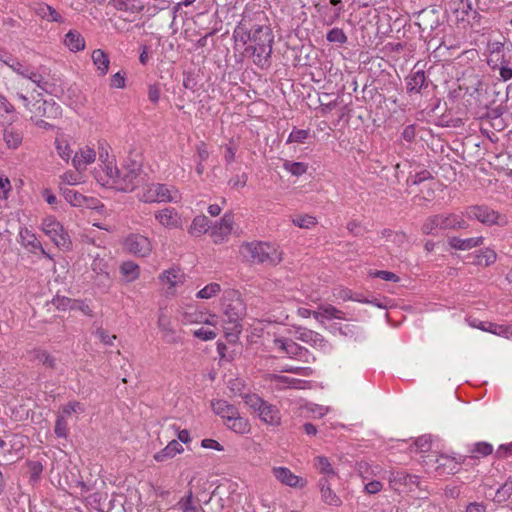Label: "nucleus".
<instances>
[{
  "label": "nucleus",
  "instance_id": "nucleus-1",
  "mask_svg": "<svg viewBox=\"0 0 512 512\" xmlns=\"http://www.w3.org/2000/svg\"><path fill=\"white\" fill-rule=\"evenodd\" d=\"M233 37L236 44L246 46L245 51L252 57L255 65L260 68L269 65L274 36L268 25H252L244 18L234 29Z\"/></svg>",
  "mask_w": 512,
  "mask_h": 512
},
{
  "label": "nucleus",
  "instance_id": "nucleus-2",
  "mask_svg": "<svg viewBox=\"0 0 512 512\" xmlns=\"http://www.w3.org/2000/svg\"><path fill=\"white\" fill-rule=\"evenodd\" d=\"M240 253L247 261L259 264L276 265L282 260V252L276 244L269 242L245 243Z\"/></svg>",
  "mask_w": 512,
  "mask_h": 512
},
{
  "label": "nucleus",
  "instance_id": "nucleus-3",
  "mask_svg": "<svg viewBox=\"0 0 512 512\" xmlns=\"http://www.w3.org/2000/svg\"><path fill=\"white\" fill-rule=\"evenodd\" d=\"M137 198L144 203L177 202L180 199V193L173 185L145 183L139 188Z\"/></svg>",
  "mask_w": 512,
  "mask_h": 512
},
{
  "label": "nucleus",
  "instance_id": "nucleus-4",
  "mask_svg": "<svg viewBox=\"0 0 512 512\" xmlns=\"http://www.w3.org/2000/svg\"><path fill=\"white\" fill-rule=\"evenodd\" d=\"M467 227L468 223L461 214H437L425 220L422 225V232L426 235L436 236L441 230L466 229Z\"/></svg>",
  "mask_w": 512,
  "mask_h": 512
},
{
  "label": "nucleus",
  "instance_id": "nucleus-5",
  "mask_svg": "<svg viewBox=\"0 0 512 512\" xmlns=\"http://www.w3.org/2000/svg\"><path fill=\"white\" fill-rule=\"evenodd\" d=\"M243 401L264 423L272 426H278L281 423L279 409L264 401L257 394H245Z\"/></svg>",
  "mask_w": 512,
  "mask_h": 512
},
{
  "label": "nucleus",
  "instance_id": "nucleus-6",
  "mask_svg": "<svg viewBox=\"0 0 512 512\" xmlns=\"http://www.w3.org/2000/svg\"><path fill=\"white\" fill-rule=\"evenodd\" d=\"M222 310L227 320L234 324L236 332H240L239 322L246 314V305L236 290H227L222 298Z\"/></svg>",
  "mask_w": 512,
  "mask_h": 512
},
{
  "label": "nucleus",
  "instance_id": "nucleus-7",
  "mask_svg": "<svg viewBox=\"0 0 512 512\" xmlns=\"http://www.w3.org/2000/svg\"><path fill=\"white\" fill-rule=\"evenodd\" d=\"M157 328L161 339L167 344H181L184 341L183 331L178 329L172 316L165 308H160L157 313Z\"/></svg>",
  "mask_w": 512,
  "mask_h": 512
},
{
  "label": "nucleus",
  "instance_id": "nucleus-8",
  "mask_svg": "<svg viewBox=\"0 0 512 512\" xmlns=\"http://www.w3.org/2000/svg\"><path fill=\"white\" fill-rule=\"evenodd\" d=\"M142 169L140 163L136 161L127 162L119 171L116 190L122 192L133 191L140 183Z\"/></svg>",
  "mask_w": 512,
  "mask_h": 512
},
{
  "label": "nucleus",
  "instance_id": "nucleus-9",
  "mask_svg": "<svg viewBox=\"0 0 512 512\" xmlns=\"http://www.w3.org/2000/svg\"><path fill=\"white\" fill-rule=\"evenodd\" d=\"M274 349L279 353L285 354L288 358L299 360L305 363L314 361L315 358L306 348L300 346L295 341L285 337H276L273 340Z\"/></svg>",
  "mask_w": 512,
  "mask_h": 512
},
{
  "label": "nucleus",
  "instance_id": "nucleus-10",
  "mask_svg": "<svg viewBox=\"0 0 512 512\" xmlns=\"http://www.w3.org/2000/svg\"><path fill=\"white\" fill-rule=\"evenodd\" d=\"M158 281L165 295L174 297L177 290L185 283L186 275L182 269L170 267L159 274Z\"/></svg>",
  "mask_w": 512,
  "mask_h": 512
},
{
  "label": "nucleus",
  "instance_id": "nucleus-11",
  "mask_svg": "<svg viewBox=\"0 0 512 512\" xmlns=\"http://www.w3.org/2000/svg\"><path fill=\"white\" fill-rule=\"evenodd\" d=\"M41 230L56 246L61 248L69 247V236L56 217L52 215L45 217L41 224Z\"/></svg>",
  "mask_w": 512,
  "mask_h": 512
},
{
  "label": "nucleus",
  "instance_id": "nucleus-12",
  "mask_svg": "<svg viewBox=\"0 0 512 512\" xmlns=\"http://www.w3.org/2000/svg\"><path fill=\"white\" fill-rule=\"evenodd\" d=\"M123 248L124 250L139 258L148 257L153 249L151 240L138 233L129 234L123 240Z\"/></svg>",
  "mask_w": 512,
  "mask_h": 512
},
{
  "label": "nucleus",
  "instance_id": "nucleus-13",
  "mask_svg": "<svg viewBox=\"0 0 512 512\" xmlns=\"http://www.w3.org/2000/svg\"><path fill=\"white\" fill-rule=\"evenodd\" d=\"M62 195L67 203L78 208H87L103 213L104 205L95 197H87L71 188H61Z\"/></svg>",
  "mask_w": 512,
  "mask_h": 512
},
{
  "label": "nucleus",
  "instance_id": "nucleus-14",
  "mask_svg": "<svg viewBox=\"0 0 512 512\" xmlns=\"http://www.w3.org/2000/svg\"><path fill=\"white\" fill-rule=\"evenodd\" d=\"M448 10L451 17L458 23L469 24L470 20L475 19L478 15L472 0H449Z\"/></svg>",
  "mask_w": 512,
  "mask_h": 512
},
{
  "label": "nucleus",
  "instance_id": "nucleus-15",
  "mask_svg": "<svg viewBox=\"0 0 512 512\" xmlns=\"http://www.w3.org/2000/svg\"><path fill=\"white\" fill-rule=\"evenodd\" d=\"M180 321L183 325L204 324L213 326L215 315L207 314L204 310L193 305H187L179 310Z\"/></svg>",
  "mask_w": 512,
  "mask_h": 512
},
{
  "label": "nucleus",
  "instance_id": "nucleus-16",
  "mask_svg": "<svg viewBox=\"0 0 512 512\" xmlns=\"http://www.w3.org/2000/svg\"><path fill=\"white\" fill-rule=\"evenodd\" d=\"M120 169L116 165V161L99 165L95 170V179L97 182L108 188H116Z\"/></svg>",
  "mask_w": 512,
  "mask_h": 512
},
{
  "label": "nucleus",
  "instance_id": "nucleus-17",
  "mask_svg": "<svg viewBox=\"0 0 512 512\" xmlns=\"http://www.w3.org/2000/svg\"><path fill=\"white\" fill-rule=\"evenodd\" d=\"M156 221L165 229L174 230L182 228V217L175 208L165 207L154 213Z\"/></svg>",
  "mask_w": 512,
  "mask_h": 512
},
{
  "label": "nucleus",
  "instance_id": "nucleus-18",
  "mask_svg": "<svg viewBox=\"0 0 512 512\" xmlns=\"http://www.w3.org/2000/svg\"><path fill=\"white\" fill-rule=\"evenodd\" d=\"M234 228V216L232 213H225L223 217L210 228V235L215 243H222L232 233Z\"/></svg>",
  "mask_w": 512,
  "mask_h": 512
},
{
  "label": "nucleus",
  "instance_id": "nucleus-19",
  "mask_svg": "<svg viewBox=\"0 0 512 512\" xmlns=\"http://www.w3.org/2000/svg\"><path fill=\"white\" fill-rule=\"evenodd\" d=\"M296 333L297 339L300 341L308 343L324 353L332 351V346L321 334L307 328H298Z\"/></svg>",
  "mask_w": 512,
  "mask_h": 512
},
{
  "label": "nucleus",
  "instance_id": "nucleus-20",
  "mask_svg": "<svg viewBox=\"0 0 512 512\" xmlns=\"http://www.w3.org/2000/svg\"><path fill=\"white\" fill-rule=\"evenodd\" d=\"M470 219H476L485 225H494L498 223L499 213L487 206H469L465 212Z\"/></svg>",
  "mask_w": 512,
  "mask_h": 512
},
{
  "label": "nucleus",
  "instance_id": "nucleus-21",
  "mask_svg": "<svg viewBox=\"0 0 512 512\" xmlns=\"http://www.w3.org/2000/svg\"><path fill=\"white\" fill-rule=\"evenodd\" d=\"M96 158V150L89 145H85L74 153L71 163L77 172H84L90 164L95 162Z\"/></svg>",
  "mask_w": 512,
  "mask_h": 512
},
{
  "label": "nucleus",
  "instance_id": "nucleus-22",
  "mask_svg": "<svg viewBox=\"0 0 512 512\" xmlns=\"http://www.w3.org/2000/svg\"><path fill=\"white\" fill-rule=\"evenodd\" d=\"M272 473L280 483L288 487L302 489L307 485L306 479L297 476L287 467H273Z\"/></svg>",
  "mask_w": 512,
  "mask_h": 512
},
{
  "label": "nucleus",
  "instance_id": "nucleus-23",
  "mask_svg": "<svg viewBox=\"0 0 512 512\" xmlns=\"http://www.w3.org/2000/svg\"><path fill=\"white\" fill-rule=\"evenodd\" d=\"M40 98L34 97V118L36 117H47L55 118L60 115V106L56 104L52 99H44L41 95Z\"/></svg>",
  "mask_w": 512,
  "mask_h": 512
},
{
  "label": "nucleus",
  "instance_id": "nucleus-24",
  "mask_svg": "<svg viewBox=\"0 0 512 512\" xmlns=\"http://www.w3.org/2000/svg\"><path fill=\"white\" fill-rule=\"evenodd\" d=\"M428 86L427 78L423 70L412 71L406 77V90L410 95L420 94L422 89Z\"/></svg>",
  "mask_w": 512,
  "mask_h": 512
},
{
  "label": "nucleus",
  "instance_id": "nucleus-25",
  "mask_svg": "<svg viewBox=\"0 0 512 512\" xmlns=\"http://www.w3.org/2000/svg\"><path fill=\"white\" fill-rule=\"evenodd\" d=\"M63 45L72 53H78L86 48V40L83 35L75 30L70 29L63 37Z\"/></svg>",
  "mask_w": 512,
  "mask_h": 512
},
{
  "label": "nucleus",
  "instance_id": "nucleus-26",
  "mask_svg": "<svg viewBox=\"0 0 512 512\" xmlns=\"http://www.w3.org/2000/svg\"><path fill=\"white\" fill-rule=\"evenodd\" d=\"M318 488L321 494V500L324 504L332 507H340L342 500L331 488L327 478H321L318 482Z\"/></svg>",
  "mask_w": 512,
  "mask_h": 512
},
{
  "label": "nucleus",
  "instance_id": "nucleus-27",
  "mask_svg": "<svg viewBox=\"0 0 512 512\" xmlns=\"http://www.w3.org/2000/svg\"><path fill=\"white\" fill-rule=\"evenodd\" d=\"M313 317L320 323L333 319H345V313L330 304L321 305L318 310L313 311Z\"/></svg>",
  "mask_w": 512,
  "mask_h": 512
},
{
  "label": "nucleus",
  "instance_id": "nucleus-28",
  "mask_svg": "<svg viewBox=\"0 0 512 512\" xmlns=\"http://www.w3.org/2000/svg\"><path fill=\"white\" fill-rule=\"evenodd\" d=\"M34 13L41 19L46 20L48 22L61 24L64 23L65 21L64 17L60 14V12H58L54 7L45 3H38L34 7Z\"/></svg>",
  "mask_w": 512,
  "mask_h": 512
},
{
  "label": "nucleus",
  "instance_id": "nucleus-29",
  "mask_svg": "<svg viewBox=\"0 0 512 512\" xmlns=\"http://www.w3.org/2000/svg\"><path fill=\"white\" fill-rule=\"evenodd\" d=\"M91 60L98 76H105L110 67V58L102 49H94L91 53Z\"/></svg>",
  "mask_w": 512,
  "mask_h": 512
},
{
  "label": "nucleus",
  "instance_id": "nucleus-30",
  "mask_svg": "<svg viewBox=\"0 0 512 512\" xmlns=\"http://www.w3.org/2000/svg\"><path fill=\"white\" fill-rule=\"evenodd\" d=\"M484 238L482 236L478 237H470V238H460V237H450L448 239V243L451 248L455 250L466 251L475 247H479L483 244Z\"/></svg>",
  "mask_w": 512,
  "mask_h": 512
},
{
  "label": "nucleus",
  "instance_id": "nucleus-31",
  "mask_svg": "<svg viewBox=\"0 0 512 512\" xmlns=\"http://www.w3.org/2000/svg\"><path fill=\"white\" fill-rule=\"evenodd\" d=\"M183 446L175 439L171 440L162 450L155 453L153 458L156 462H165L183 453Z\"/></svg>",
  "mask_w": 512,
  "mask_h": 512
},
{
  "label": "nucleus",
  "instance_id": "nucleus-32",
  "mask_svg": "<svg viewBox=\"0 0 512 512\" xmlns=\"http://www.w3.org/2000/svg\"><path fill=\"white\" fill-rule=\"evenodd\" d=\"M212 409L216 415L224 420V424L238 413V409L225 400H216L213 402Z\"/></svg>",
  "mask_w": 512,
  "mask_h": 512
},
{
  "label": "nucleus",
  "instance_id": "nucleus-33",
  "mask_svg": "<svg viewBox=\"0 0 512 512\" xmlns=\"http://www.w3.org/2000/svg\"><path fill=\"white\" fill-rule=\"evenodd\" d=\"M119 271L126 283L134 282L140 276V266L131 260L122 262Z\"/></svg>",
  "mask_w": 512,
  "mask_h": 512
},
{
  "label": "nucleus",
  "instance_id": "nucleus-34",
  "mask_svg": "<svg viewBox=\"0 0 512 512\" xmlns=\"http://www.w3.org/2000/svg\"><path fill=\"white\" fill-rule=\"evenodd\" d=\"M489 50V59L488 63L493 65V68H496L498 62L505 59L506 52H510L509 49H506L504 44L499 41H493L488 44Z\"/></svg>",
  "mask_w": 512,
  "mask_h": 512
},
{
  "label": "nucleus",
  "instance_id": "nucleus-35",
  "mask_svg": "<svg viewBox=\"0 0 512 512\" xmlns=\"http://www.w3.org/2000/svg\"><path fill=\"white\" fill-rule=\"evenodd\" d=\"M478 329L492 334L504 337H512V325H501L492 322H481V326H477Z\"/></svg>",
  "mask_w": 512,
  "mask_h": 512
},
{
  "label": "nucleus",
  "instance_id": "nucleus-36",
  "mask_svg": "<svg viewBox=\"0 0 512 512\" xmlns=\"http://www.w3.org/2000/svg\"><path fill=\"white\" fill-rule=\"evenodd\" d=\"M226 427L237 433V434H247L251 430L250 422L247 418L240 416L239 412L231 418L228 422H226Z\"/></svg>",
  "mask_w": 512,
  "mask_h": 512
},
{
  "label": "nucleus",
  "instance_id": "nucleus-37",
  "mask_svg": "<svg viewBox=\"0 0 512 512\" xmlns=\"http://www.w3.org/2000/svg\"><path fill=\"white\" fill-rule=\"evenodd\" d=\"M202 325L203 326L199 328L191 330L192 335L201 341L214 340L218 335L215 318H213V326Z\"/></svg>",
  "mask_w": 512,
  "mask_h": 512
},
{
  "label": "nucleus",
  "instance_id": "nucleus-38",
  "mask_svg": "<svg viewBox=\"0 0 512 512\" xmlns=\"http://www.w3.org/2000/svg\"><path fill=\"white\" fill-rule=\"evenodd\" d=\"M211 228L209 219L204 215L196 216L189 227V233L198 237L209 231Z\"/></svg>",
  "mask_w": 512,
  "mask_h": 512
},
{
  "label": "nucleus",
  "instance_id": "nucleus-39",
  "mask_svg": "<svg viewBox=\"0 0 512 512\" xmlns=\"http://www.w3.org/2000/svg\"><path fill=\"white\" fill-rule=\"evenodd\" d=\"M55 148L59 157L68 163L72 160L73 150L68 142L63 136H57L55 139Z\"/></svg>",
  "mask_w": 512,
  "mask_h": 512
},
{
  "label": "nucleus",
  "instance_id": "nucleus-40",
  "mask_svg": "<svg viewBox=\"0 0 512 512\" xmlns=\"http://www.w3.org/2000/svg\"><path fill=\"white\" fill-rule=\"evenodd\" d=\"M315 468L321 473L324 477L329 480V478L337 475V472L332 467L329 459L325 456H317L314 459Z\"/></svg>",
  "mask_w": 512,
  "mask_h": 512
},
{
  "label": "nucleus",
  "instance_id": "nucleus-41",
  "mask_svg": "<svg viewBox=\"0 0 512 512\" xmlns=\"http://www.w3.org/2000/svg\"><path fill=\"white\" fill-rule=\"evenodd\" d=\"M497 254L491 248H484L476 252L474 264L480 266H490L496 262Z\"/></svg>",
  "mask_w": 512,
  "mask_h": 512
},
{
  "label": "nucleus",
  "instance_id": "nucleus-42",
  "mask_svg": "<svg viewBox=\"0 0 512 512\" xmlns=\"http://www.w3.org/2000/svg\"><path fill=\"white\" fill-rule=\"evenodd\" d=\"M91 269L97 276H103L105 278L109 277L108 260L105 257L100 256L99 254L93 257Z\"/></svg>",
  "mask_w": 512,
  "mask_h": 512
},
{
  "label": "nucleus",
  "instance_id": "nucleus-43",
  "mask_svg": "<svg viewBox=\"0 0 512 512\" xmlns=\"http://www.w3.org/2000/svg\"><path fill=\"white\" fill-rule=\"evenodd\" d=\"M283 168L291 175L299 177L307 172L308 165L304 162H294L285 160L283 163Z\"/></svg>",
  "mask_w": 512,
  "mask_h": 512
},
{
  "label": "nucleus",
  "instance_id": "nucleus-44",
  "mask_svg": "<svg viewBox=\"0 0 512 512\" xmlns=\"http://www.w3.org/2000/svg\"><path fill=\"white\" fill-rule=\"evenodd\" d=\"M310 137V131L308 129H298L294 127L292 131L290 132L286 143H297V144H304L307 142V140Z\"/></svg>",
  "mask_w": 512,
  "mask_h": 512
},
{
  "label": "nucleus",
  "instance_id": "nucleus-45",
  "mask_svg": "<svg viewBox=\"0 0 512 512\" xmlns=\"http://www.w3.org/2000/svg\"><path fill=\"white\" fill-rule=\"evenodd\" d=\"M221 291V286L219 283L212 282L207 284L205 287H203L201 290H199L196 293V297L198 299H211L215 296H217Z\"/></svg>",
  "mask_w": 512,
  "mask_h": 512
},
{
  "label": "nucleus",
  "instance_id": "nucleus-46",
  "mask_svg": "<svg viewBox=\"0 0 512 512\" xmlns=\"http://www.w3.org/2000/svg\"><path fill=\"white\" fill-rule=\"evenodd\" d=\"M98 152H97V155H98V159H99V165H103V164H106L108 162H113V161H116L115 160V157L113 155H110L109 154V145L106 143V141L104 140H100L98 141Z\"/></svg>",
  "mask_w": 512,
  "mask_h": 512
},
{
  "label": "nucleus",
  "instance_id": "nucleus-47",
  "mask_svg": "<svg viewBox=\"0 0 512 512\" xmlns=\"http://www.w3.org/2000/svg\"><path fill=\"white\" fill-rule=\"evenodd\" d=\"M330 3L336 8L333 12L325 13L324 20L328 25L336 22L344 10L342 0H330Z\"/></svg>",
  "mask_w": 512,
  "mask_h": 512
},
{
  "label": "nucleus",
  "instance_id": "nucleus-48",
  "mask_svg": "<svg viewBox=\"0 0 512 512\" xmlns=\"http://www.w3.org/2000/svg\"><path fill=\"white\" fill-rule=\"evenodd\" d=\"M292 222L295 226L304 229H311L317 224L316 218L308 214L298 215L292 219Z\"/></svg>",
  "mask_w": 512,
  "mask_h": 512
},
{
  "label": "nucleus",
  "instance_id": "nucleus-49",
  "mask_svg": "<svg viewBox=\"0 0 512 512\" xmlns=\"http://www.w3.org/2000/svg\"><path fill=\"white\" fill-rule=\"evenodd\" d=\"M178 504L182 512H198L197 506L193 503L192 491L182 497Z\"/></svg>",
  "mask_w": 512,
  "mask_h": 512
},
{
  "label": "nucleus",
  "instance_id": "nucleus-50",
  "mask_svg": "<svg viewBox=\"0 0 512 512\" xmlns=\"http://www.w3.org/2000/svg\"><path fill=\"white\" fill-rule=\"evenodd\" d=\"M85 411V407L83 404L77 401H71L67 405H65L60 411L61 415H64L66 418L71 414H80Z\"/></svg>",
  "mask_w": 512,
  "mask_h": 512
},
{
  "label": "nucleus",
  "instance_id": "nucleus-51",
  "mask_svg": "<svg viewBox=\"0 0 512 512\" xmlns=\"http://www.w3.org/2000/svg\"><path fill=\"white\" fill-rule=\"evenodd\" d=\"M72 299L65 296H55L52 300V304L58 309L62 311L73 310L75 306H73Z\"/></svg>",
  "mask_w": 512,
  "mask_h": 512
},
{
  "label": "nucleus",
  "instance_id": "nucleus-52",
  "mask_svg": "<svg viewBox=\"0 0 512 512\" xmlns=\"http://www.w3.org/2000/svg\"><path fill=\"white\" fill-rule=\"evenodd\" d=\"M369 276L373 278H380L384 281L389 282H399L400 278L398 275H396L393 272L385 271V270H375V271H369Z\"/></svg>",
  "mask_w": 512,
  "mask_h": 512
},
{
  "label": "nucleus",
  "instance_id": "nucleus-53",
  "mask_svg": "<svg viewBox=\"0 0 512 512\" xmlns=\"http://www.w3.org/2000/svg\"><path fill=\"white\" fill-rule=\"evenodd\" d=\"M326 38L329 42L339 44H344L347 41V36L345 35L344 31L340 28L331 29L327 33Z\"/></svg>",
  "mask_w": 512,
  "mask_h": 512
},
{
  "label": "nucleus",
  "instance_id": "nucleus-54",
  "mask_svg": "<svg viewBox=\"0 0 512 512\" xmlns=\"http://www.w3.org/2000/svg\"><path fill=\"white\" fill-rule=\"evenodd\" d=\"M282 372L287 373H294L300 376L308 377L313 374V369L311 367H301V366H292V365H285L283 366Z\"/></svg>",
  "mask_w": 512,
  "mask_h": 512
},
{
  "label": "nucleus",
  "instance_id": "nucleus-55",
  "mask_svg": "<svg viewBox=\"0 0 512 512\" xmlns=\"http://www.w3.org/2000/svg\"><path fill=\"white\" fill-rule=\"evenodd\" d=\"M81 174H82V172L67 171L61 176V179H62V182L67 185H72V186L78 185L82 182Z\"/></svg>",
  "mask_w": 512,
  "mask_h": 512
},
{
  "label": "nucleus",
  "instance_id": "nucleus-56",
  "mask_svg": "<svg viewBox=\"0 0 512 512\" xmlns=\"http://www.w3.org/2000/svg\"><path fill=\"white\" fill-rule=\"evenodd\" d=\"M267 379L274 384V386L278 389L289 388V377L278 375V374H269Z\"/></svg>",
  "mask_w": 512,
  "mask_h": 512
},
{
  "label": "nucleus",
  "instance_id": "nucleus-57",
  "mask_svg": "<svg viewBox=\"0 0 512 512\" xmlns=\"http://www.w3.org/2000/svg\"><path fill=\"white\" fill-rule=\"evenodd\" d=\"M228 387L234 395H239L242 398L245 394H251L250 392H245V385L241 379L230 380Z\"/></svg>",
  "mask_w": 512,
  "mask_h": 512
},
{
  "label": "nucleus",
  "instance_id": "nucleus-58",
  "mask_svg": "<svg viewBox=\"0 0 512 512\" xmlns=\"http://www.w3.org/2000/svg\"><path fill=\"white\" fill-rule=\"evenodd\" d=\"M247 180H248V175L245 172H243L241 174H237V175L233 176L229 180L228 185L233 189L239 190L246 186Z\"/></svg>",
  "mask_w": 512,
  "mask_h": 512
},
{
  "label": "nucleus",
  "instance_id": "nucleus-59",
  "mask_svg": "<svg viewBox=\"0 0 512 512\" xmlns=\"http://www.w3.org/2000/svg\"><path fill=\"white\" fill-rule=\"evenodd\" d=\"M35 360L49 368L54 367L55 364V359L46 351H34V361Z\"/></svg>",
  "mask_w": 512,
  "mask_h": 512
},
{
  "label": "nucleus",
  "instance_id": "nucleus-60",
  "mask_svg": "<svg viewBox=\"0 0 512 512\" xmlns=\"http://www.w3.org/2000/svg\"><path fill=\"white\" fill-rule=\"evenodd\" d=\"M67 431L68 430H67L66 417L59 413L57 420H56L54 432L58 437H66Z\"/></svg>",
  "mask_w": 512,
  "mask_h": 512
},
{
  "label": "nucleus",
  "instance_id": "nucleus-61",
  "mask_svg": "<svg viewBox=\"0 0 512 512\" xmlns=\"http://www.w3.org/2000/svg\"><path fill=\"white\" fill-rule=\"evenodd\" d=\"M110 86L116 89H123L126 86V74L124 72H117L110 78Z\"/></svg>",
  "mask_w": 512,
  "mask_h": 512
},
{
  "label": "nucleus",
  "instance_id": "nucleus-62",
  "mask_svg": "<svg viewBox=\"0 0 512 512\" xmlns=\"http://www.w3.org/2000/svg\"><path fill=\"white\" fill-rule=\"evenodd\" d=\"M171 429L176 433L177 435V441L182 444H187L191 441L190 433L186 429H180V427L177 424L170 425Z\"/></svg>",
  "mask_w": 512,
  "mask_h": 512
},
{
  "label": "nucleus",
  "instance_id": "nucleus-63",
  "mask_svg": "<svg viewBox=\"0 0 512 512\" xmlns=\"http://www.w3.org/2000/svg\"><path fill=\"white\" fill-rule=\"evenodd\" d=\"M416 450L420 453L428 452L431 449V437L423 435L415 441Z\"/></svg>",
  "mask_w": 512,
  "mask_h": 512
},
{
  "label": "nucleus",
  "instance_id": "nucleus-64",
  "mask_svg": "<svg viewBox=\"0 0 512 512\" xmlns=\"http://www.w3.org/2000/svg\"><path fill=\"white\" fill-rule=\"evenodd\" d=\"M496 67L499 68L500 77L503 81H508L512 78V68L508 66L505 59L499 61Z\"/></svg>",
  "mask_w": 512,
  "mask_h": 512
}]
</instances>
